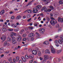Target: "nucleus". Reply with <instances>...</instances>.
Masks as SVG:
<instances>
[{
  "label": "nucleus",
  "instance_id": "15",
  "mask_svg": "<svg viewBox=\"0 0 63 63\" xmlns=\"http://www.w3.org/2000/svg\"><path fill=\"white\" fill-rule=\"evenodd\" d=\"M50 9H47L48 12H51L52 10H53V7L52 6H50L49 7Z\"/></svg>",
  "mask_w": 63,
  "mask_h": 63
},
{
  "label": "nucleus",
  "instance_id": "33",
  "mask_svg": "<svg viewBox=\"0 0 63 63\" xmlns=\"http://www.w3.org/2000/svg\"><path fill=\"white\" fill-rule=\"evenodd\" d=\"M11 34H12V35H14V36H16V34L15 33L13 32H11L10 33Z\"/></svg>",
  "mask_w": 63,
  "mask_h": 63
},
{
  "label": "nucleus",
  "instance_id": "36",
  "mask_svg": "<svg viewBox=\"0 0 63 63\" xmlns=\"http://www.w3.org/2000/svg\"><path fill=\"white\" fill-rule=\"evenodd\" d=\"M8 31H13V30H14V29H8Z\"/></svg>",
  "mask_w": 63,
  "mask_h": 63
},
{
  "label": "nucleus",
  "instance_id": "59",
  "mask_svg": "<svg viewBox=\"0 0 63 63\" xmlns=\"http://www.w3.org/2000/svg\"><path fill=\"white\" fill-rule=\"evenodd\" d=\"M56 27H59V24H57L56 25Z\"/></svg>",
  "mask_w": 63,
  "mask_h": 63
},
{
  "label": "nucleus",
  "instance_id": "22",
  "mask_svg": "<svg viewBox=\"0 0 63 63\" xmlns=\"http://www.w3.org/2000/svg\"><path fill=\"white\" fill-rule=\"evenodd\" d=\"M28 12V13H31L32 12V10H27L26 11H25L24 12Z\"/></svg>",
  "mask_w": 63,
  "mask_h": 63
},
{
  "label": "nucleus",
  "instance_id": "39",
  "mask_svg": "<svg viewBox=\"0 0 63 63\" xmlns=\"http://www.w3.org/2000/svg\"><path fill=\"white\" fill-rule=\"evenodd\" d=\"M33 28H34L32 27H29V29L30 30H32V29H33Z\"/></svg>",
  "mask_w": 63,
  "mask_h": 63
},
{
  "label": "nucleus",
  "instance_id": "23",
  "mask_svg": "<svg viewBox=\"0 0 63 63\" xmlns=\"http://www.w3.org/2000/svg\"><path fill=\"white\" fill-rule=\"evenodd\" d=\"M37 9H40L42 8V6L40 5H38L36 7Z\"/></svg>",
  "mask_w": 63,
  "mask_h": 63
},
{
  "label": "nucleus",
  "instance_id": "61",
  "mask_svg": "<svg viewBox=\"0 0 63 63\" xmlns=\"http://www.w3.org/2000/svg\"><path fill=\"white\" fill-rule=\"evenodd\" d=\"M59 37V35H56L55 36V37L56 38H58Z\"/></svg>",
  "mask_w": 63,
  "mask_h": 63
},
{
  "label": "nucleus",
  "instance_id": "29",
  "mask_svg": "<svg viewBox=\"0 0 63 63\" xmlns=\"http://www.w3.org/2000/svg\"><path fill=\"white\" fill-rule=\"evenodd\" d=\"M10 36L11 38H12V39L16 38L14 36V35H13V34H11L10 35Z\"/></svg>",
  "mask_w": 63,
  "mask_h": 63
},
{
  "label": "nucleus",
  "instance_id": "18",
  "mask_svg": "<svg viewBox=\"0 0 63 63\" xmlns=\"http://www.w3.org/2000/svg\"><path fill=\"white\" fill-rule=\"evenodd\" d=\"M21 59L23 62H25L26 61V59L25 58V57L22 56L21 57Z\"/></svg>",
  "mask_w": 63,
  "mask_h": 63
},
{
  "label": "nucleus",
  "instance_id": "56",
  "mask_svg": "<svg viewBox=\"0 0 63 63\" xmlns=\"http://www.w3.org/2000/svg\"><path fill=\"white\" fill-rule=\"evenodd\" d=\"M39 59H40V60H43V58H42V57H40L39 58Z\"/></svg>",
  "mask_w": 63,
  "mask_h": 63
},
{
  "label": "nucleus",
  "instance_id": "24",
  "mask_svg": "<svg viewBox=\"0 0 63 63\" xmlns=\"http://www.w3.org/2000/svg\"><path fill=\"white\" fill-rule=\"evenodd\" d=\"M5 13V10H2L1 11L0 13V15H3L4 13Z\"/></svg>",
  "mask_w": 63,
  "mask_h": 63
},
{
  "label": "nucleus",
  "instance_id": "8",
  "mask_svg": "<svg viewBox=\"0 0 63 63\" xmlns=\"http://www.w3.org/2000/svg\"><path fill=\"white\" fill-rule=\"evenodd\" d=\"M58 22H63V18H61V17H59L58 19Z\"/></svg>",
  "mask_w": 63,
  "mask_h": 63
},
{
  "label": "nucleus",
  "instance_id": "16",
  "mask_svg": "<svg viewBox=\"0 0 63 63\" xmlns=\"http://www.w3.org/2000/svg\"><path fill=\"white\" fill-rule=\"evenodd\" d=\"M44 58L45 59L47 60L49 58V56L47 55H45L44 56Z\"/></svg>",
  "mask_w": 63,
  "mask_h": 63
},
{
  "label": "nucleus",
  "instance_id": "46",
  "mask_svg": "<svg viewBox=\"0 0 63 63\" xmlns=\"http://www.w3.org/2000/svg\"><path fill=\"white\" fill-rule=\"evenodd\" d=\"M26 34L25 33L24 34L22 35V36L23 37H26Z\"/></svg>",
  "mask_w": 63,
  "mask_h": 63
},
{
  "label": "nucleus",
  "instance_id": "57",
  "mask_svg": "<svg viewBox=\"0 0 63 63\" xmlns=\"http://www.w3.org/2000/svg\"><path fill=\"white\" fill-rule=\"evenodd\" d=\"M51 19H53V20H55V19L53 18L52 17H50Z\"/></svg>",
  "mask_w": 63,
  "mask_h": 63
},
{
  "label": "nucleus",
  "instance_id": "51",
  "mask_svg": "<svg viewBox=\"0 0 63 63\" xmlns=\"http://www.w3.org/2000/svg\"><path fill=\"white\" fill-rule=\"evenodd\" d=\"M47 21H49V20H50L49 18L48 17H47Z\"/></svg>",
  "mask_w": 63,
  "mask_h": 63
},
{
  "label": "nucleus",
  "instance_id": "30",
  "mask_svg": "<svg viewBox=\"0 0 63 63\" xmlns=\"http://www.w3.org/2000/svg\"><path fill=\"white\" fill-rule=\"evenodd\" d=\"M21 16H20V15H19L18 16H17V17L16 18L18 20H19V19H20V18H21Z\"/></svg>",
  "mask_w": 63,
  "mask_h": 63
},
{
  "label": "nucleus",
  "instance_id": "47",
  "mask_svg": "<svg viewBox=\"0 0 63 63\" xmlns=\"http://www.w3.org/2000/svg\"><path fill=\"white\" fill-rule=\"evenodd\" d=\"M23 41H25L27 40V38H26L25 37H24V38L23 39Z\"/></svg>",
  "mask_w": 63,
  "mask_h": 63
},
{
  "label": "nucleus",
  "instance_id": "17",
  "mask_svg": "<svg viewBox=\"0 0 63 63\" xmlns=\"http://www.w3.org/2000/svg\"><path fill=\"white\" fill-rule=\"evenodd\" d=\"M11 26L13 28H15L17 26V25H15L13 23H12L11 24Z\"/></svg>",
  "mask_w": 63,
  "mask_h": 63
},
{
  "label": "nucleus",
  "instance_id": "62",
  "mask_svg": "<svg viewBox=\"0 0 63 63\" xmlns=\"http://www.w3.org/2000/svg\"><path fill=\"white\" fill-rule=\"evenodd\" d=\"M31 20V18H29V19H28L27 21H28L29 22V21H30V20Z\"/></svg>",
  "mask_w": 63,
  "mask_h": 63
},
{
  "label": "nucleus",
  "instance_id": "4",
  "mask_svg": "<svg viewBox=\"0 0 63 63\" xmlns=\"http://www.w3.org/2000/svg\"><path fill=\"white\" fill-rule=\"evenodd\" d=\"M36 50H37V51L38 52V55L39 56H41L42 55V54L41 51L39 50V49L38 48H36Z\"/></svg>",
  "mask_w": 63,
  "mask_h": 63
},
{
  "label": "nucleus",
  "instance_id": "21",
  "mask_svg": "<svg viewBox=\"0 0 63 63\" xmlns=\"http://www.w3.org/2000/svg\"><path fill=\"white\" fill-rule=\"evenodd\" d=\"M35 34L37 36V38H39L40 37V34H39V33H38V32L36 33Z\"/></svg>",
  "mask_w": 63,
  "mask_h": 63
},
{
  "label": "nucleus",
  "instance_id": "45",
  "mask_svg": "<svg viewBox=\"0 0 63 63\" xmlns=\"http://www.w3.org/2000/svg\"><path fill=\"white\" fill-rule=\"evenodd\" d=\"M11 19H15V16H13L11 17Z\"/></svg>",
  "mask_w": 63,
  "mask_h": 63
},
{
  "label": "nucleus",
  "instance_id": "41",
  "mask_svg": "<svg viewBox=\"0 0 63 63\" xmlns=\"http://www.w3.org/2000/svg\"><path fill=\"white\" fill-rule=\"evenodd\" d=\"M60 38L61 40L63 39V35H61L60 36Z\"/></svg>",
  "mask_w": 63,
  "mask_h": 63
},
{
  "label": "nucleus",
  "instance_id": "48",
  "mask_svg": "<svg viewBox=\"0 0 63 63\" xmlns=\"http://www.w3.org/2000/svg\"><path fill=\"white\" fill-rule=\"evenodd\" d=\"M45 9H46V7H43L41 9V11H43Z\"/></svg>",
  "mask_w": 63,
  "mask_h": 63
},
{
  "label": "nucleus",
  "instance_id": "6",
  "mask_svg": "<svg viewBox=\"0 0 63 63\" xmlns=\"http://www.w3.org/2000/svg\"><path fill=\"white\" fill-rule=\"evenodd\" d=\"M39 31L40 32V33L41 34H43L45 32V29L44 28H41L39 30Z\"/></svg>",
  "mask_w": 63,
  "mask_h": 63
},
{
  "label": "nucleus",
  "instance_id": "9",
  "mask_svg": "<svg viewBox=\"0 0 63 63\" xmlns=\"http://www.w3.org/2000/svg\"><path fill=\"white\" fill-rule=\"evenodd\" d=\"M21 39H22V37L20 35H19L18 36V37H17L16 38V40L18 42H20V40H21Z\"/></svg>",
  "mask_w": 63,
  "mask_h": 63
},
{
  "label": "nucleus",
  "instance_id": "12",
  "mask_svg": "<svg viewBox=\"0 0 63 63\" xmlns=\"http://www.w3.org/2000/svg\"><path fill=\"white\" fill-rule=\"evenodd\" d=\"M38 12V10L36 8H34L33 10L32 11V13H37Z\"/></svg>",
  "mask_w": 63,
  "mask_h": 63
},
{
  "label": "nucleus",
  "instance_id": "43",
  "mask_svg": "<svg viewBox=\"0 0 63 63\" xmlns=\"http://www.w3.org/2000/svg\"><path fill=\"white\" fill-rule=\"evenodd\" d=\"M46 59H45L44 60H43L42 61V63H46Z\"/></svg>",
  "mask_w": 63,
  "mask_h": 63
},
{
  "label": "nucleus",
  "instance_id": "27",
  "mask_svg": "<svg viewBox=\"0 0 63 63\" xmlns=\"http://www.w3.org/2000/svg\"><path fill=\"white\" fill-rule=\"evenodd\" d=\"M12 58H13V57H10L8 59V61H12Z\"/></svg>",
  "mask_w": 63,
  "mask_h": 63
},
{
  "label": "nucleus",
  "instance_id": "55",
  "mask_svg": "<svg viewBox=\"0 0 63 63\" xmlns=\"http://www.w3.org/2000/svg\"><path fill=\"white\" fill-rule=\"evenodd\" d=\"M33 60H32L30 61L29 63H32L33 62Z\"/></svg>",
  "mask_w": 63,
  "mask_h": 63
},
{
  "label": "nucleus",
  "instance_id": "7",
  "mask_svg": "<svg viewBox=\"0 0 63 63\" xmlns=\"http://www.w3.org/2000/svg\"><path fill=\"white\" fill-rule=\"evenodd\" d=\"M12 43L13 44H15L17 43V41L16 40V38H12Z\"/></svg>",
  "mask_w": 63,
  "mask_h": 63
},
{
  "label": "nucleus",
  "instance_id": "64",
  "mask_svg": "<svg viewBox=\"0 0 63 63\" xmlns=\"http://www.w3.org/2000/svg\"><path fill=\"white\" fill-rule=\"evenodd\" d=\"M23 46L24 47H27V45L25 44L24 45H23Z\"/></svg>",
  "mask_w": 63,
  "mask_h": 63
},
{
  "label": "nucleus",
  "instance_id": "10",
  "mask_svg": "<svg viewBox=\"0 0 63 63\" xmlns=\"http://www.w3.org/2000/svg\"><path fill=\"white\" fill-rule=\"evenodd\" d=\"M10 45V44L8 42L6 41L4 42V43L3 46H7V47H8V46H9Z\"/></svg>",
  "mask_w": 63,
  "mask_h": 63
},
{
  "label": "nucleus",
  "instance_id": "32",
  "mask_svg": "<svg viewBox=\"0 0 63 63\" xmlns=\"http://www.w3.org/2000/svg\"><path fill=\"white\" fill-rule=\"evenodd\" d=\"M54 44H58V40H55L54 42Z\"/></svg>",
  "mask_w": 63,
  "mask_h": 63
},
{
  "label": "nucleus",
  "instance_id": "42",
  "mask_svg": "<svg viewBox=\"0 0 63 63\" xmlns=\"http://www.w3.org/2000/svg\"><path fill=\"white\" fill-rule=\"evenodd\" d=\"M44 12H48L47 9V8H46V7L44 9Z\"/></svg>",
  "mask_w": 63,
  "mask_h": 63
},
{
  "label": "nucleus",
  "instance_id": "20",
  "mask_svg": "<svg viewBox=\"0 0 63 63\" xmlns=\"http://www.w3.org/2000/svg\"><path fill=\"white\" fill-rule=\"evenodd\" d=\"M7 41L9 42L10 43H11V42H12V39H11V38H10V37H8L7 38Z\"/></svg>",
  "mask_w": 63,
  "mask_h": 63
},
{
  "label": "nucleus",
  "instance_id": "50",
  "mask_svg": "<svg viewBox=\"0 0 63 63\" xmlns=\"http://www.w3.org/2000/svg\"><path fill=\"white\" fill-rule=\"evenodd\" d=\"M18 63H22V61L21 60L19 61L18 62Z\"/></svg>",
  "mask_w": 63,
  "mask_h": 63
},
{
  "label": "nucleus",
  "instance_id": "38",
  "mask_svg": "<svg viewBox=\"0 0 63 63\" xmlns=\"http://www.w3.org/2000/svg\"><path fill=\"white\" fill-rule=\"evenodd\" d=\"M62 0H60L59 2V3L60 4H63V3H62Z\"/></svg>",
  "mask_w": 63,
  "mask_h": 63
},
{
  "label": "nucleus",
  "instance_id": "53",
  "mask_svg": "<svg viewBox=\"0 0 63 63\" xmlns=\"http://www.w3.org/2000/svg\"><path fill=\"white\" fill-rule=\"evenodd\" d=\"M56 61V59H54L53 60V62L54 63H55V62Z\"/></svg>",
  "mask_w": 63,
  "mask_h": 63
},
{
  "label": "nucleus",
  "instance_id": "60",
  "mask_svg": "<svg viewBox=\"0 0 63 63\" xmlns=\"http://www.w3.org/2000/svg\"><path fill=\"white\" fill-rule=\"evenodd\" d=\"M26 16H23V18L24 19H25V18H26Z\"/></svg>",
  "mask_w": 63,
  "mask_h": 63
},
{
  "label": "nucleus",
  "instance_id": "37",
  "mask_svg": "<svg viewBox=\"0 0 63 63\" xmlns=\"http://www.w3.org/2000/svg\"><path fill=\"white\" fill-rule=\"evenodd\" d=\"M34 24L35 26H36V27H37V25L38 24V23L37 22H35L34 23Z\"/></svg>",
  "mask_w": 63,
  "mask_h": 63
},
{
  "label": "nucleus",
  "instance_id": "1",
  "mask_svg": "<svg viewBox=\"0 0 63 63\" xmlns=\"http://www.w3.org/2000/svg\"><path fill=\"white\" fill-rule=\"evenodd\" d=\"M25 57L27 59H29V58L30 59H32L34 58V55L33 54H31L28 56V54H26L25 55Z\"/></svg>",
  "mask_w": 63,
  "mask_h": 63
},
{
  "label": "nucleus",
  "instance_id": "3",
  "mask_svg": "<svg viewBox=\"0 0 63 63\" xmlns=\"http://www.w3.org/2000/svg\"><path fill=\"white\" fill-rule=\"evenodd\" d=\"M50 47L51 48V50L52 53H56V51H55V49L54 48L53 46H50Z\"/></svg>",
  "mask_w": 63,
  "mask_h": 63
},
{
  "label": "nucleus",
  "instance_id": "5",
  "mask_svg": "<svg viewBox=\"0 0 63 63\" xmlns=\"http://www.w3.org/2000/svg\"><path fill=\"white\" fill-rule=\"evenodd\" d=\"M6 38H7L6 35H3L2 36V37L0 39L2 41H5Z\"/></svg>",
  "mask_w": 63,
  "mask_h": 63
},
{
  "label": "nucleus",
  "instance_id": "58",
  "mask_svg": "<svg viewBox=\"0 0 63 63\" xmlns=\"http://www.w3.org/2000/svg\"><path fill=\"white\" fill-rule=\"evenodd\" d=\"M32 51V49L31 48H30L29 49V52H31Z\"/></svg>",
  "mask_w": 63,
  "mask_h": 63
},
{
  "label": "nucleus",
  "instance_id": "19",
  "mask_svg": "<svg viewBox=\"0 0 63 63\" xmlns=\"http://www.w3.org/2000/svg\"><path fill=\"white\" fill-rule=\"evenodd\" d=\"M35 1V0H33L31 1H30L29 2L28 4L26 5V6H29V5H30L31 4V2H34Z\"/></svg>",
  "mask_w": 63,
  "mask_h": 63
},
{
  "label": "nucleus",
  "instance_id": "49",
  "mask_svg": "<svg viewBox=\"0 0 63 63\" xmlns=\"http://www.w3.org/2000/svg\"><path fill=\"white\" fill-rule=\"evenodd\" d=\"M23 31H24V30H21L20 32V34H22V33L23 32Z\"/></svg>",
  "mask_w": 63,
  "mask_h": 63
},
{
  "label": "nucleus",
  "instance_id": "40",
  "mask_svg": "<svg viewBox=\"0 0 63 63\" xmlns=\"http://www.w3.org/2000/svg\"><path fill=\"white\" fill-rule=\"evenodd\" d=\"M13 61L14 63H16V59H13Z\"/></svg>",
  "mask_w": 63,
  "mask_h": 63
},
{
  "label": "nucleus",
  "instance_id": "2",
  "mask_svg": "<svg viewBox=\"0 0 63 63\" xmlns=\"http://www.w3.org/2000/svg\"><path fill=\"white\" fill-rule=\"evenodd\" d=\"M34 36H35V35L33 33H31L29 34V37H31V40L32 41H33L34 40V38L33 37H34Z\"/></svg>",
  "mask_w": 63,
  "mask_h": 63
},
{
  "label": "nucleus",
  "instance_id": "34",
  "mask_svg": "<svg viewBox=\"0 0 63 63\" xmlns=\"http://www.w3.org/2000/svg\"><path fill=\"white\" fill-rule=\"evenodd\" d=\"M58 43L60 44V45L62 44V41H61V40L60 39H59L58 40Z\"/></svg>",
  "mask_w": 63,
  "mask_h": 63
},
{
  "label": "nucleus",
  "instance_id": "28",
  "mask_svg": "<svg viewBox=\"0 0 63 63\" xmlns=\"http://www.w3.org/2000/svg\"><path fill=\"white\" fill-rule=\"evenodd\" d=\"M2 31L4 32H6V31H7V30L5 28H2Z\"/></svg>",
  "mask_w": 63,
  "mask_h": 63
},
{
  "label": "nucleus",
  "instance_id": "52",
  "mask_svg": "<svg viewBox=\"0 0 63 63\" xmlns=\"http://www.w3.org/2000/svg\"><path fill=\"white\" fill-rule=\"evenodd\" d=\"M39 15L40 16H44V14H43V13H41L39 14Z\"/></svg>",
  "mask_w": 63,
  "mask_h": 63
},
{
  "label": "nucleus",
  "instance_id": "25",
  "mask_svg": "<svg viewBox=\"0 0 63 63\" xmlns=\"http://www.w3.org/2000/svg\"><path fill=\"white\" fill-rule=\"evenodd\" d=\"M43 44H45V45H48V44H49V42L46 41L44 42Z\"/></svg>",
  "mask_w": 63,
  "mask_h": 63
},
{
  "label": "nucleus",
  "instance_id": "13",
  "mask_svg": "<svg viewBox=\"0 0 63 63\" xmlns=\"http://www.w3.org/2000/svg\"><path fill=\"white\" fill-rule=\"evenodd\" d=\"M50 23L51 24V25L53 26L55 25V22H54V21L53 20H50Z\"/></svg>",
  "mask_w": 63,
  "mask_h": 63
},
{
  "label": "nucleus",
  "instance_id": "11",
  "mask_svg": "<svg viewBox=\"0 0 63 63\" xmlns=\"http://www.w3.org/2000/svg\"><path fill=\"white\" fill-rule=\"evenodd\" d=\"M32 53L34 55H36L37 53V50H36V48H35V50H33L32 51Z\"/></svg>",
  "mask_w": 63,
  "mask_h": 63
},
{
  "label": "nucleus",
  "instance_id": "31",
  "mask_svg": "<svg viewBox=\"0 0 63 63\" xmlns=\"http://www.w3.org/2000/svg\"><path fill=\"white\" fill-rule=\"evenodd\" d=\"M61 31H62V28L61 27H60L58 29V32H61Z\"/></svg>",
  "mask_w": 63,
  "mask_h": 63
},
{
  "label": "nucleus",
  "instance_id": "14",
  "mask_svg": "<svg viewBox=\"0 0 63 63\" xmlns=\"http://www.w3.org/2000/svg\"><path fill=\"white\" fill-rule=\"evenodd\" d=\"M45 54H50V52L49 51V50L48 49H46L45 51Z\"/></svg>",
  "mask_w": 63,
  "mask_h": 63
},
{
  "label": "nucleus",
  "instance_id": "26",
  "mask_svg": "<svg viewBox=\"0 0 63 63\" xmlns=\"http://www.w3.org/2000/svg\"><path fill=\"white\" fill-rule=\"evenodd\" d=\"M19 59H20V58L18 56H17L16 57V61L18 62V60H19Z\"/></svg>",
  "mask_w": 63,
  "mask_h": 63
},
{
  "label": "nucleus",
  "instance_id": "44",
  "mask_svg": "<svg viewBox=\"0 0 63 63\" xmlns=\"http://www.w3.org/2000/svg\"><path fill=\"white\" fill-rule=\"evenodd\" d=\"M27 16L28 18H30V15L29 14H28L27 15Z\"/></svg>",
  "mask_w": 63,
  "mask_h": 63
},
{
  "label": "nucleus",
  "instance_id": "35",
  "mask_svg": "<svg viewBox=\"0 0 63 63\" xmlns=\"http://www.w3.org/2000/svg\"><path fill=\"white\" fill-rule=\"evenodd\" d=\"M62 51V49H61L57 51V52L58 53H59L60 52H61Z\"/></svg>",
  "mask_w": 63,
  "mask_h": 63
},
{
  "label": "nucleus",
  "instance_id": "63",
  "mask_svg": "<svg viewBox=\"0 0 63 63\" xmlns=\"http://www.w3.org/2000/svg\"><path fill=\"white\" fill-rule=\"evenodd\" d=\"M9 52V51H7L5 52V53H8Z\"/></svg>",
  "mask_w": 63,
  "mask_h": 63
},
{
  "label": "nucleus",
  "instance_id": "54",
  "mask_svg": "<svg viewBox=\"0 0 63 63\" xmlns=\"http://www.w3.org/2000/svg\"><path fill=\"white\" fill-rule=\"evenodd\" d=\"M50 2L49 0H47V1L46 2V3L47 4H48L49 2Z\"/></svg>",
  "mask_w": 63,
  "mask_h": 63
}]
</instances>
